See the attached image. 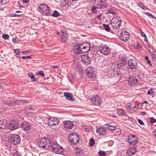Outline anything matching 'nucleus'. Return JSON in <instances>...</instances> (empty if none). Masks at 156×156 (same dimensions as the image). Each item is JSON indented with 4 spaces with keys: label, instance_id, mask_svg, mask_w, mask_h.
<instances>
[{
    "label": "nucleus",
    "instance_id": "864d4df0",
    "mask_svg": "<svg viewBox=\"0 0 156 156\" xmlns=\"http://www.w3.org/2000/svg\"><path fill=\"white\" fill-rule=\"evenodd\" d=\"M28 102H27V101H22L21 102V104H26Z\"/></svg>",
    "mask_w": 156,
    "mask_h": 156
},
{
    "label": "nucleus",
    "instance_id": "4c0bfd02",
    "mask_svg": "<svg viewBox=\"0 0 156 156\" xmlns=\"http://www.w3.org/2000/svg\"><path fill=\"white\" fill-rule=\"evenodd\" d=\"M126 108L128 111H130L131 109V105L130 104L127 103L126 105Z\"/></svg>",
    "mask_w": 156,
    "mask_h": 156
},
{
    "label": "nucleus",
    "instance_id": "7c9ffc66",
    "mask_svg": "<svg viewBox=\"0 0 156 156\" xmlns=\"http://www.w3.org/2000/svg\"><path fill=\"white\" fill-rule=\"evenodd\" d=\"M137 5L139 6L141 8L143 9L148 10V8L142 3H138Z\"/></svg>",
    "mask_w": 156,
    "mask_h": 156
},
{
    "label": "nucleus",
    "instance_id": "ddd939ff",
    "mask_svg": "<svg viewBox=\"0 0 156 156\" xmlns=\"http://www.w3.org/2000/svg\"><path fill=\"white\" fill-rule=\"evenodd\" d=\"M96 133L99 136H105L106 134V129L103 127H98L96 129Z\"/></svg>",
    "mask_w": 156,
    "mask_h": 156
},
{
    "label": "nucleus",
    "instance_id": "0eeeda50",
    "mask_svg": "<svg viewBox=\"0 0 156 156\" xmlns=\"http://www.w3.org/2000/svg\"><path fill=\"white\" fill-rule=\"evenodd\" d=\"M8 125L9 129L12 131L17 129L19 126L18 122L14 120L11 121Z\"/></svg>",
    "mask_w": 156,
    "mask_h": 156
},
{
    "label": "nucleus",
    "instance_id": "c85d7f7f",
    "mask_svg": "<svg viewBox=\"0 0 156 156\" xmlns=\"http://www.w3.org/2000/svg\"><path fill=\"white\" fill-rule=\"evenodd\" d=\"M117 112L118 114L122 116H124L126 115L124 111L122 109H118L117 110Z\"/></svg>",
    "mask_w": 156,
    "mask_h": 156
},
{
    "label": "nucleus",
    "instance_id": "3c124183",
    "mask_svg": "<svg viewBox=\"0 0 156 156\" xmlns=\"http://www.w3.org/2000/svg\"><path fill=\"white\" fill-rule=\"evenodd\" d=\"M14 52L17 54L20 53V51L18 49H15L14 50Z\"/></svg>",
    "mask_w": 156,
    "mask_h": 156
},
{
    "label": "nucleus",
    "instance_id": "dca6fc26",
    "mask_svg": "<svg viewBox=\"0 0 156 156\" xmlns=\"http://www.w3.org/2000/svg\"><path fill=\"white\" fill-rule=\"evenodd\" d=\"M47 122L49 125L51 126H55L58 125V120L53 118H48Z\"/></svg>",
    "mask_w": 156,
    "mask_h": 156
},
{
    "label": "nucleus",
    "instance_id": "774afa93",
    "mask_svg": "<svg viewBox=\"0 0 156 156\" xmlns=\"http://www.w3.org/2000/svg\"><path fill=\"white\" fill-rule=\"evenodd\" d=\"M145 58L146 60H148V59H149L148 58V56H145Z\"/></svg>",
    "mask_w": 156,
    "mask_h": 156
},
{
    "label": "nucleus",
    "instance_id": "aec40b11",
    "mask_svg": "<svg viewBox=\"0 0 156 156\" xmlns=\"http://www.w3.org/2000/svg\"><path fill=\"white\" fill-rule=\"evenodd\" d=\"M21 126L23 130H28L31 127L29 123L26 121L23 122L21 123Z\"/></svg>",
    "mask_w": 156,
    "mask_h": 156
},
{
    "label": "nucleus",
    "instance_id": "a211bd4d",
    "mask_svg": "<svg viewBox=\"0 0 156 156\" xmlns=\"http://www.w3.org/2000/svg\"><path fill=\"white\" fill-rule=\"evenodd\" d=\"M90 49V44L89 42H87L85 46H83L81 48L82 52L86 53L89 51Z\"/></svg>",
    "mask_w": 156,
    "mask_h": 156
},
{
    "label": "nucleus",
    "instance_id": "4be33fe9",
    "mask_svg": "<svg viewBox=\"0 0 156 156\" xmlns=\"http://www.w3.org/2000/svg\"><path fill=\"white\" fill-rule=\"evenodd\" d=\"M137 79L134 77L129 78L128 80L129 84L131 86L137 84Z\"/></svg>",
    "mask_w": 156,
    "mask_h": 156
},
{
    "label": "nucleus",
    "instance_id": "a878e982",
    "mask_svg": "<svg viewBox=\"0 0 156 156\" xmlns=\"http://www.w3.org/2000/svg\"><path fill=\"white\" fill-rule=\"evenodd\" d=\"M61 39L62 41L66 42L67 41L68 37L67 34L65 31H62L61 34Z\"/></svg>",
    "mask_w": 156,
    "mask_h": 156
},
{
    "label": "nucleus",
    "instance_id": "393cba45",
    "mask_svg": "<svg viewBox=\"0 0 156 156\" xmlns=\"http://www.w3.org/2000/svg\"><path fill=\"white\" fill-rule=\"evenodd\" d=\"M136 152V150L135 147H132L129 148L127 151L128 156H131L134 154Z\"/></svg>",
    "mask_w": 156,
    "mask_h": 156
},
{
    "label": "nucleus",
    "instance_id": "9d476101",
    "mask_svg": "<svg viewBox=\"0 0 156 156\" xmlns=\"http://www.w3.org/2000/svg\"><path fill=\"white\" fill-rule=\"evenodd\" d=\"M87 73L88 76L90 78L96 77V72L94 68L89 67L87 69Z\"/></svg>",
    "mask_w": 156,
    "mask_h": 156
},
{
    "label": "nucleus",
    "instance_id": "20e7f679",
    "mask_svg": "<svg viewBox=\"0 0 156 156\" xmlns=\"http://www.w3.org/2000/svg\"><path fill=\"white\" fill-rule=\"evenodd\" d=\"M39 12L42 15H48L50 12L49 7L45 4H41L38 7Z\"/></svg>",
    "mask_w": 156,
    "mask_h": 156
},
{
    "label": "nucleus",
    "instance_id": "a18cd8bd",
    "mask_svg": "<svg viewBox=\"0 0 156 156\" xmlns=\"http://www.w3.org/2000/svg\"><path fill=\"white\" fill-rule=\"evenodd\" d=\"M146 14L147 16H151V17H152V18H155V17L154 16H153L149 12H147V13H146Z\"/></svg>",
    "mask_w": 156,
    "mask_h": 156
},
{
    "label": "nucleus",
    "instance_id": "49530a36",
    "mask_svg": "<svg viewBox=\"0 0 156 156\" xmlns=\"http://www.w3.org/2000/svg\"><path fill=\"white\" fill-rule=\"evenodd\" d=\"M31 58V57L30 56H22V58L23 59H27V58Z\"/></svg>",
    "mask_w": 156,
    "mask_h": 156
},
{
    "label": "nucleus",
    "instance_id": "ea45409f",
    "mask_svg": "<svg viewBox=\"0 0 156 156\" xmlns=\"http://www.w3.org/2000/svg\"><path fill=\"white\" fill-rule=\"evenodd\" d=\"M2 37L4 39H7L9 37V36L8 34H4L2 35Z\"/></svg>",
    "mask_w": 156,
    "mask_h": 156
},
{
    "label": "nucleus",
    "instance_id": "1a4fd4ad",
    "mask_svg": "<svg viewBox=\"0 0 156 156\" xmlns=\"http://www.w3.org/2000/svg\"><path fill=\"white\" fill-rule=\"evenodd\" d=\"M128 66L132 69H135L137 67V61L134 59H130L128 61Z\"/></svg>",
    "mask_w": 156,
    "mask_h": 156
},
{
    "label": "nucleus",
    "instance_id": "603ef678",
    "mask_svg": "<svg viewBox=\"0 0 156 156\" xmlns=\"http://www.w3.org/2000/svg\"><path fill=\"white\" fill-rule=\"evenodd\" d=\"M147 64L149 65L150 66H151V67L152 66V65L151 63V61H150V60H149V59H148V60H147Z\"/></svg>",
    "mask_w": 156,
    "mask_h": 156
},
{
    "label": "nucleus",
    "instance_id": "338daca9",
    "mask_svg": "<svg viewBox=\"0 0 156 156\" xmlns=\"http://www.w3.org/2000/svg\"><path fill=\"white\" fill-rule=\"evenodd\" d=\"M144 37V40L146 41H147V37L146 36V37Z\"/></svg>",
    "mask_w": 156,
    "mask_h": 156
},
{
    "label": "nucleus",
    "instance_id": "6e6552de",
    "mask_svg": "<svg viewBox=\"0 0 156 156\" xmlns=\"http://www.w3.org/2000/svg\"><path fill=\"white\" fill-rule=\"evenodd\" d=\"M110 50L109 48L106 45L101 46L99 48L100 52L105 55H108L110 52Z\"/></svg>",
    "mask_w": 156,
    "mask_h": 156
},
{
    "label": "nucleus",
    "instance_id": "37998d69",
    "mask_svg": "<svg viewBox=\"0 0 156 156\" xmlns=\"http://www.w3.org/2000/svg\"><path fill=\"white\" fill-rule=\"evenodd\" d=\"M153 88H151L150 90H149L147 92V95H150L151 94H153Z\"/></svg>",
    "mask_w": 156,
    "mask_h": 156
},
{
    "label": "nucleus",
    "instance_id": "7ed1b4c3",
    "mask_svg": "<svg viewBox=\"0 0 156 156\" xmlns=\"http://www.w3.org/2000/svg\"><path fill=\"white\" fill-rule=\"evenodd\" d=\"M51 144L49 140L47 138H43L40 140L38 145L40 147L47 149L49 147Z\"/></svg>",
    "mask_w": 156,
    "mask_h": 156
},
{
    "label": "nucleus",
    "instance_id": "b1692460",
    "mask_svg": "<svg viewBox=\"0 0 156 156\" xmlns=\"http://www.w3.org/2000/svg\"><path fill=\"white\" fill-rule=\"evenodd\" d=\"M64 96L66 97V99L71 101H73L74 100L73 98V95L72 94L65 92L64 93Z\"/></svg>",
    "mask_w": 156,
    "mask_h": 156
},
{
    "label": "nucleus",
    "instance_id": "bf43d9fd",
    "mask_svg": "<svg viewBox=\"0 0 156 156\" xmlns=\"http://www.w3.org/2000/svg\"><path fill=\"white\" fill-rule=\"evenodd\" d=\"M12 41L14 43H16L17 42L16 39V38H13Z\"/></svg>",
    "mask_w": 156,
    "mask_h": 156
},
{
    "label": "nucleus",
    "instance_id": "cd10ccee",
    "mask_svg": "<svg viewBox=\"0 0 156 156\" xmlns=\"http://www.w3.org/2000/svg\"><path fill=\"white\" fill-rule=\"evenodd\" d=\"M106 127L110 130H114L116 129V126H113L108 124H105Z\"/></svg>",
    "mask_w": 156,
    "mask_h": 156
},
{
    "label": "nucleus",
    "instance_id": "f3484780",
    "mask_svg": "<svg viewBox=\"0 0 156 156\" xmlns=\"http://www.w3.org/2000/svg\"><path fill=\"white\" fill-rule=\"evenodd\" d=\"M106 8V5H99V4H98L96 6L93 7L91 9V11L93 13H95L98 12V9H103Z\"/></svg>",
    "mask_w": 156,
    "mask_h": 156
},
{
    "label": "nucleus",
    "instance_id": "680f3d73",
    "mask_svg": "<svg viewBox=\"0 0 156 156\" xmlns=\"http://www.w3.org/2000/svg\"><path fill=\"white\" fill-rule=\"evenodd\" d=\"M141 35L142 36L144 37H146V36L145 34L143 32H142L141 33Z\"/></svg>",
    "mask_w": 156,
    "mask_h": 156
},
{
    "label": "nucleus",
    "instance_id": "f257e3e1",
    "mask_svg": "<svg viewBox=\"0 0 156 156\" xmlns=\"http://www.w3.org/2000/svg\"><path fill=\"white\" fill-rule=\"evenodd\" d=\"M121 22L122 21L119 17H114L111 20L110 24L113 28L118 29L120 27Z\"/></svg>",
    "mask_w": 156,
    "mask_h": 156
},
{
    "label": "nucleus",
    "instance_id": "f03ea898",
    "mask_svg": "<svg viewBox=\"0 0 156 156\" xmlns=\"http://www.w3.org/2000/svg\"><path fill=\"white\" fill-rule=\"evenodd\" d=\"M50 144V147L56 153L60 154L63 151L62 147L57 143L53 142L51 143Z\"/></svg>",
    "mask_w": 156,
    "mask_h": 156
},
{
    "label": "nucleus",
    "instance_id": "8fccbe9b",
    "mask_svg": "<svg viewBox=\"0 0 156 156\" xmlns=\"http://www.w3.org/2000/svg\"><path fill=\"white\" fill-rule=\"evenodd\" d=\"M138 121L139 122V123L141 125H144V123L140 119H138Z\"/></svg>",
    "mask_w": 156,
    "mask_h": 156
},
{
    "label": "nucleus",
    "instance_id": "e2e57ef3",
    "mask_svg": "<svg viewBox=\"0 0 156 156\" xmlns=\"http://www.w3.org/2000/svg\"><path fill=\"white\" fill-rule=\"evenodd\" d=\"M146 114V112H143L141 113V115H145Z\"/></svg>",
    "mask_w": 156,
    "mask_h": 156
},
{
    "label": "nucleus",
    "instance_id": "412c9836",
    "mask_svg": "<svg viewBox=\"0 0 156 156\" xmlns=\"http://www.w3.org/2000/svg\"><path fill=\"white\" fill-rule=\"evenodd\" d=\"M73 125V122L70 121H66L64 123V127L67 129H72Z\"/></svg>",
    "mask_w": 156,
    "mask_h": 156
},
{
    "label": "nucleus",
    "instance_id": "0e129e2a",
    "mask_svg": "<svg viewBox=\"0 0 156 156\" xmlns=\"http://www.w3.org/2000/svg\"><path fill=\"white\" fill-rule=\"evenodd\" d=\"M16 57L17 58H19L20 57V53L16 54Z\"/></svg>",
    "mask_w": 156,
    "mask_h": 156
},
{
    "label": "nucleus",
    "instance_id": "de8ad7c7",
    "mask_svg": "<svg viewBox=\"0 0 156 156\" xmlns=\"http://www.w3.org/2000/svg\"><path fill=\"white\" fill-rule=\"evenodd\" d=\"M108 12L109 13H111L112 14H115V12H114L113 10H112V9H111V10L109 9L108 11Z\"/></svg>",
    "mask_w": 156,
    "mask_h": 156
},
{
    "label": "nucleus",
    "instance_id": "4468645a",
    "mask_svg": "<svg viewBox=\"0 0 156 156\" xmlns=\"http://www.w3.org/2000/svg\"><path fill=\"white\" fill-rule=\"evenodd\" d=\"M82 47V44H80L74 47L73 50L75 53L76 55H80L82 54L81 48Z\"/></svg>",
    "mask_w": 156,
    "mask_h": 156
},
{
    "label": "nucleus",
    "instance_id": "f8f14e48",
    "mask_svg": "<svg viewBox=\"0 0 156 156\" xmlns=\"http://www.w3.org/2000/svg\"><path fill=\"white\" fill-rule=\"evenodd\" d=\"M91 102L93 105L98 106L100 105L101 100L98 96L96 95L91 98Z\"/></svg>",
    "mask_w": 156,
    "mask_h": 156
},
{
    "label": "nucleus",
    "instance_id": "13d9d810",
    "mask_svg": "<svg viewBox=\"0 0 156 156\" xmlns=\"http://www.w3.org/2000/svg\"><path fill=\"white\" fill-rule=\"evenodd\" d=\"M102 14H100V15H98L97 16V18L99 20H101V19H100V17H101V15H102Z\"/></svg>",
    "mask_w": 156,
    "mask_h": 156
},
{
    "label": "nucleus",
    "instance_id": "6ab92c4d",
    "mask_svg": "<svg viewBox=\"0 0 156 156\" xmlns=\"http://www.w3.org/2000/svg\"><path fill=\"white\" fill-rule=\"evenodd\" d=\"M135 138V136L134 135H129L128 140L129 143L131 144L135 145L137 142Z\"/></svg>",
    "mask_w": 156,
    "mask_h": 156
},
{
    "label": "nucleus",
    "instance_id": "2f4dec72",
    "mask_svg": "<svg viewBox=\"0 0 156 156\" xmlns=\"http://www.w3.org/2000/svg\"><path fill=\"white\" fill-rule=\"evenodd\" d=\"M8 122L5 119L0 120V124L3 125H5L7 124Z\"/></svg>",
    "mask_w": 156,
    "mask_h": 156
},
{
    "label": "nucleus",
    "instance_id": "39448f33",
    "mask_svg": "<svg viewBox=\"0 0 156 156\" xmlns=\"http://www.w3.org/2000/svg\"><path fill=\"white\" fill-rule=\"evenodd\" d=\"M69 140L73 144H76L79 143V136L75 133H72L69 136Z\"/></svg>",
    "mask_w": 156,
    "mask_h": 156
},
{
    "label": "nucleus",
    "instance_id": "a19ab883",
    "mask_svg": "<svg viewBox=\"0 0 156 156\" xmlns=\"http://www.w3.org/2000/svg\"><path fill=\"white\" fill-rule=\"evenodd\" d=\"M149 51L152 57L154 56L155 54L154 52V50L152 48H151V50H149Z\"/></svg>",
    "mask_w": 156,
    "mask_h": 156
},
{
    "label": "nucleus",
    "instance_id": "69168bd1",
    "mask_svg": "<svg viewBox=\"0 0 156 156\" xmlns=\"http://www.w3.org/2000/svg\"><path fill=\"white\" fill-rule=\"evenodd\" d=\"M137 47L138 48H141V46L140 45H139L138 44H137Z\"/></svg>",
    "mask_w": 156,
    "mask_h": 156
},
{
    "label": "nucleus",
    "instance_id": "2eb2a0df",
    "mask_svg": "<svg viewBox=\"0 0 156 156\" xmlns=\"http://www.w3.org/2000/svg\"><path fill=\"white\" fill-rule=\"evenodd\" d=\"M82 61L85 65H88L90 63V58L87 55H84L81 56Z\"/></svg>",
    "mask_w": 156,
    "mask_h": 156
},
{
    "label": "nucleus",
    "instance_id": "f704fd0d",
    "mask_svg": "<svg viewBox=\"0 0 156 156\" xmlns=\"http://www.w3.org/2000/svg\"><path fill=\"white\" fill-rule=\"evenodd\" d=\"M100 2L101 3V4H99L100 5H106V8L107 6V5L106 4V0H100Z\"/></svg>",
    "mask_w": 156,
    "mask_h": 156
},
{
    "label": "nucleus",
    "instance_id": "c03bdc74",
    "mask_svg": "<svg viewBox=\"0 0 156 156\" xmlns=\"http://www.w3.org/2000/svg\"><path fill=\"white\" fill-rule=\"evenodd\" d=\"M149 121L151 123H153L156 122V119L153 118H151L149 119Z\"/></svg>",
    "mask_w": 156,
    "mask_h": 156
},
{
    "label": "nucleus",
    "instance_id": "473e14b6",
    "mask_svg": "<svg viewBox=\"0 0 156 156\" xmlns=\"http://www.w3.org/2000/svg\"><path fill=\"white\" fill-rule=\"evenodd\" d=\"M60 2L63 5H66L69 3L68 0H60Z\"/></svg>",
    "mask_w": 156,
    "mask_h": 156
},
{
    "label": "nucleus",
    "instance_id": "423d86ee",
    "mask_svg": "<svg viewBox=\"0 0 156 156\" xmlns=\"http://www.w3.org/2000/svg\"><path fill=\"white\" fill-rule=\"evenodd\" d=\"M10 140L12 144L16 145L18 144L20 142V138L18 135L13 134L10 136Z\"/></svg>",
    "mask_w": 156,
    "mask_h": 156
},
{
    "label": "nucleus",
    "instance_id": "c756f323",
    "mask_svg": "<svg viewBox=\"0 0 156 156\" xmlns=\"http://www.w3.org/2000/svg\"><path fill=\"white\" fill-rule=\"evenodd\" d=\"M28 75L31 78L33 81L35 82L37 80V79L35 78L34 76L33 75L32 73H28Z\"/></svg>",
    "mask_w": 156,
    "mask_h": 156
},
{
    "label": "nucleus",
    "instance_id": "c9c22d12",
    "mask_svg": "<svg viewBox=\"0 0 156 156\" xmlns=\"http://www.w3.org/2000/svg\"><path fill=\"white\" fill-rule=\"evenodd\" d=\"M103 26L105 30L107 31H109L110 30V28L108 25L104 24Z\"/></svg>",
    "mask_w": 156,
    "mask_h": 156
},
{
    "label": "nucleus",
    "instance_id": "72a5a7b5",
    "mask_svg": "<svg viewBox=\"0 0 156 156\" xmlns=\"http://www.w3.org/2000/svg\"><path fill=\"white\" fill-rule=\"evenodd\" d=\"M95 141L94 139L92 138H91L90 140V146H94L95 144Z\"/></svg>",
    "mask_w": 156,
    "mask_h": 156
},
{
    "label": "nucleus",
    "instance_id": "6e6d98bb",
    "mask_svg": "<svg viewBox=\"0 0 156 156\" xmlns=\"http://www.w3.org/2000/svg\"><path fill=\"white\" fill-rule=\"evenodd\" d=\"M153 133L155 138H156V129H155L153 131Z\"/></svg>",
    "mask_w": 156,
    "mask_h": 156
},
{
    "label": "nucleus",
    "instance_id": "052dcab7",
    "mask_svg": "<svg viewBox=\"0 0 156 156\" xmlns=\"http://www.w3.org/2000/svg\"><path fill=\"white\" fill-rule=\"evenodd\" d=\"M23 2L25 3H28V1L29 0H22Z\"/></svg>",
    "mask_w": 156,
    "mask_h": 156
},
{
    "label": "nucleus",
    "instance_id": "09e8293b",
    "mask_svg": "<svg viewBox=\"0 0 156 156\" xmlns=\"http://www.w3.org/2000/svg\"><path fill=\"white\" fill-rule=\"evenodd\" d=\"M89 3H95V0H87Z\"/></svg>",
    "mask_w": 156,
    "mask_h": 156
},
{
    "label": "nucleus",
    "instance_id": "bb28decb",
    "mask_svg": "<svg viewBox=\"0 0 156 156\" xmlns=\"http://www.w3.org/2000/svg\"><path fill=\"white\" fill-rule=\"evenodd\" d=\"M16 101L12 98H9L5 102V104L6 105H11L12 104L16 103Z\"/></svg>",
    "mask_w": 156,
    "mask_h": 156
},
{
    "label": "nucleus",
    "instance_id": "4d7b16f0",
    "mask_svg": "<svg viewBox=\"0 0 156 156\" xmlns=\"http://www.w3.org/2000/svg\"><path fill=\"white\" fill-rule=\"evenodd\" d=\"M52 67L54 69H57L58 68V66H52Z\"/></svg>",
    "mask_w": 156,
    "mask_h": 156
},
{
    "label": "nucleus",
    "instance_id": "79ce46f5",
    "mask_svg": "<svg viewBox=\"0 0 156 156\" xmlns=\"http://www.w3.org/2000/svg\"><path fill=\"white\" fill-rule=\"evenodd\" d=\"M38 74L42 77H44V71L42 70H41L38 72Z\"/></svg>",
    "mask_w": 156,
    "mask_h": 156
},
{
    "label": "nucleus",
    "instance_id": "e433bc0d",
    "mask_svg": "<svg viewBox=\"0 0 156 156\" xmlns=\"http://www.w3.org/2000/svg\"><path fill=\"white\" fill-rule=\"evenodd\" d=\"M52 16L54 17H57L59 16V14L57 11L55 10L54 11Z\"/></svg>",
    "mask_w": 156,
    "mask_h": 156
},
{
    "label": "nucleus",
    "instance_id": "58836bf2",
    "mask_svg": "<svg viewBox=\"0 0 156 156\" xmlns=\"http://www.w3.org/2000/svg\"><path fill=\"white\" fill-rule=\"evenodd\" d=\"M98 153L99 155L105 156L106 155V153L104 151H100L98 152Z\"/></svg>",
    "mask_w": 156,
    "mask_h": 156
},
{
    "label": "nucleus",
    "instance_id": "5701e85b",
    "mask_svg": "<svg viewBox=\"0 0 156 156\" xmlns=\"http://www.w3.org/2000/svg\"><path fill=\"white\" fill-rule=\"evenodd\" d=\"M126 61L124 58H119L118 60L117 66L119 67L124 66L126 64Z\"/></svg>",
    "mask_w": 156,
    "mask_h": 156
},
{
    "label": "nucleus",
    "instance_id": "9b49d317",
    "mask_svg": "<svg viewBox=\"0 0 156 156\" xmlns=\"http://www.w3.org/2000/svg\"><path fill=\"white\" fill-rule=\"evenodd\" d=\"M129 37L130 35L126 31H123L121 33L119 38L122 41H126L128 40Z\"/></svg>",
    "mask_w": 156,
    "mask_h": 156
},
{
    "label": "nucleus",
    "instance_id": "5fc2aeb1",
    "mask_svg": "<svg viewBox=\"0 0 156 156\" xmlns=\"http://www.w3.org/2000/svg\"><path fill=\"white\" fill-rule=\"evenodd\" d=\"M21 15H17L16 14H13V16H11L12 17H17L18 16H20Z\"/></svg>",
    "mask_w": 156,
    "mask_h": 156
}]
</instances>
